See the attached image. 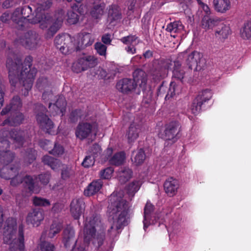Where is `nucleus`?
<instances>
[{
	"mask_svg": "<svg viewBox=\"0 0 251 251\" xmlns=\"http://www.w3.org/2000/svg\"><path fill=\"white\" fill-rule=\"evenodd\" d=\"M33 58L31 56H26L23 63L22 59L11 53L7 56L6 66L8 70V78L11 86L15 88L19 81L24 88V95L26 96L32 88L37 69L31 68Z\"/></svg>",
	"mask_w": 251,
	"mask_h": 251,
	"instance_id": "f257e3e1",
	"label": "nucleus"
},
{
	"mask_svg": "<svg viewBox=\"0 0 251 251\" xmlns=\"http://www.w3.org/2000/svg\"><path fill=\"white\" fill-rule=\"evenodd\" d=\"M42 161L45 165L50 166L53 170H57L60 167V160L49 155H44Z\"/></svg>",
	"mask_w": 251,
	"mask_h": 251,
	"instance_id": "e433bc0d",
	"label": "nucleus"
},
{
	"mask_svg": "<svg viewBox=\"0 0 251 251\" xmlns=\"http://www.w3.org/2000/svg\"><path fill=\"white\" fill-rule=\"evenodd\" d=\"M54 97L50 89L45 90L42 94V99L45 102H51L52 99Z\"/></svg>",
	"mask_w": 251,
	"mask_h": 251,
	"instance_id": "338daca9",
	"label": "nucleus"
},
{
	"mask_svg": "<svg viewBox=\"0 0 251 251\" xmlns=\"http://www.w3.org/2000/svg\"><path fill=\"white\" fill-rule=\"evenodd\" d=\"M23 105L22 101L19 96H15L11 100L9 104H7L1 110L2 116L8 114L9 112L19 111Z\"/></svg>",
	"mask_w": 251,
	"mask_h": 251,
	"instance_id": "5701e85b",
	"label": "nucleus"
},
{
	"mask_svg": "<svg viewBox=\"0 0 251 251\" xmlns=\"http://www.w3.org/2000/svg\"><path fill=\"white\" fill-rule=\"evenodd\" d=\"M17 229V221L13 218H8L5 221L3 231V242L5 244H11L16 239L15 234Z\"/></svg>",
	"mask_w": 251,
	"mask_h": 251,
	"instance_id": "2eb2a0df",
	"label": "nucleus"
},
{
	"mask_svg": "<svg viewBox=\"0 0 251 251\" xmlns=\"http://www.w3.org/2000/svg\"><path fill=\"white\" fill-rule=\"evenodd\" d=\"M24 226L21 224L18 227V235L17 241L18 244L16 247V249H19L20 251H23L25 248L24 245Z\"/></svg>",
	"mask_w": 251,
	"mask_h": 251,
	"instance_id": "a18cd8bd",
	"label": "nucleus"
},
{
	"mask_svg": "<svg viewBox=\"0 0 251 251\" xmlns=\"http://www.w3.org/2000/svg\"><path fill=\"white\" fill-rule=\"evenodd\" d=\"M50 176V174L49 173L46 172L39 175L37 178L42 184L46 185L49 183Z\"/></svg>",
	"mask_w": 251,
	"mask_h": 251,
	"instance_id": "e2e57ef3",
	"label": "nucleus"
},
{
	"mask_svg": "<svg viewBox=\"0 0 251 251\" xmlns=\"http://www.w3.org/2000/svg\"><path fill=\"white\" fill-rule=\"evenodd\" d=\"M165 95V100H169L170 99L174 97L176 95H178L181 91V86L177 84L175 81H171L170 84V87L168 89L167 83L163 81L161 84L159 86L157 90V97H163L166 93Z\"/></svg>",
	"mask_w": 251,
	"mask_h": 251,
	"instance_id": "ddd939ff",
	"label": "nucleus"
},
{
	"mask_svg": "<svg viewBox=\"0 0 251 251\" xmlns=\"http://www.w3.org/2000/svg\"><path fill=\"white\" fill-rule=\"evenodd\" d=\"M122 18L120 7L116 4H112L109 6L107 19L110 23L118 22Z\"/></svg>",
	"mask_w": 251,
	"mask_h": 251,
	"instance_id": "bb28decb",
	"label": "nucleus"
},
{
	"mask_svg": "<svg viewBox=\"0 0 251 251\" xmlns=\"http://www.w3.org/2000/svg\"><path fill=\"white\" fill-rule=\"evenodd\" d=\"M67 22L71 25L76 24L79 20V15L75 12L69 10L67 12Z\"/></svg>",
	"mask_w": 251,
	"mask_h": 251,
	"instance_id": "603ef678",
	"label": "nucleus"
},
{
	"mask_svg": "<svg viewBox=\"0 0 251 251\" xmlns=\"http://www.w3.org/2000/svg\"><path fill=\"white\" fill-rule=\"evenodd\" d=\"M114 172V169L112 167H107L101 170L100 172V178L103 179H109L111 178L112 175Z\"/></svg>",
	"mask_w": 251,
	"mask_h": 251,
	"instance_id": "864d4df0",
	"label": "nucleus"
},
{
	"mask_svg": "<svg viewBox=\"0 0 251 251\" xmlns=\"http://www.w3.org/2000/svg\"><path fill=\"white\" fill-rule=\"evenodd\" d=\"M154 210V206L150 202H147L144 208V229L145 230L148 227L149 224L148 219L150 218L151 213Z\"/></svg>",
	"mask_w": 251,
	"mask_h": 251,
	"instance_id": "ea45409f",
	"label": "nucleus"
},
{
	"mask_svg": "<svg viewBox=\"0 0 251 251\" xmlns=\"http://www.w3.org/2000/svg\"><path fill=\"white\" fill-rule=\"evenodd\" d=\"M133 76V79L124 78L119 80L116 85L117 89L123 94H128L134 90L138 85L145 88L147 81L145 73L141 70H136Z\"/></svg>",
	"mask_w": 251,
	"mask_h": 251,
	"instance_id": "20e7f679",
	"label": "nucleus"
},
{
	"mask_svg": "<svg viewBox=\"0 0 251 251\" xmlns=\"http://www.w3.org/2000/svg\"><path fill=\"white\" fill-rule=\"evenodd\" d=\"M37 151L33 148H28L24 154V161L30 164L36 159Z\"/></svg>",
	"mask_w": 251,
	"mask_h": 251,
	"instance_id": "a19ab883",
	"label": "nucleus"
},
{
	"mask_svg": "<svg viewBox=\"0 0 251 251\" xmlns=\"http://www.w3.org/2000/svg\"><path fill=\"white\" fill-rule=\"evenodd\" d=\"M202 26L205 29L212 28L215 26H218L221 23V20L217 18H211L204 16L202 20Z\"/></svg>",
	"mask_w": 251,
	"mask_h": 251,
	"instance_id": "c9c22d12",
	"label": "nucleus"
},
{
	"mask_svg": "<svg viewBox=\"0 0 251 251\" xmlns=\"http://www.w3.org/2000/svg\"><path fill=\"white\" fill-rule=\"evenodd\" d=\"M240 34L243 39H250L251 38V19L244 23L240 30Z\"/></svg>",
	"mask_w": 251,
	"mask_h": 251,
	"instance_id": "79ce46f5",
	"label": "nucleus"
},
{
	"mask_svg": "<svg viewBox=\"0 0 251 251\" xmlns=\"http://www.w3.org/2000/svg\"><path fill=\"white\" fill-rule=\"evenodd\" d=\"M101 152V149L100 146L97 143L93 144L89 149V152L94 158H96L100 154Z\"/></svg>",
	"mask_w": 251,
	"mask_h": 251,
	"instance_id": "5fc2aeb1",
	"label": "nucleus"
},
{
	"mask_svg": "<svg viewBox=\"0 0 251 251\" xmlns=\"http://www.w3.org/2000/svg\"><path fill=\"white\" fill-rule=\"evenodd\" d=\"M85 204L83 199H74L70 204V212L75 219L78 220L85 210Z\"/></svg>",
	"mask_w": 251,
	"mask_h": 251,
	"instance_id": "f3484780",
	"label": "nucleus"
},
{
	"mask_svg": "<svg viewBox=\"0 0 251 251\" xmlns=\"http://www.w3.org/2000/svg\"><path fill=\"white\" fill-rule=\"evenodd\" d=\"M185 72L182 68L181 63L178 60L175 61L173 70V78L183 84L185 81Z\"/></svg>",
	"mask_w": 251,
	"mask_h": 251,
	"instance_id": "cd10ccee",
	"label": "nucleus"
},
{
	"mask_svg": "<svg viewBox=\"0 0 251 251\" xmlns=\"http://www.w3.org/2000/svg\"><path fill=\"white\" fill-rule=\"evenodd\" d=\"M9 134L10 138L13 140L16 148H19L23 145L24 143L25 132L23 130H17L15 129L9 131Z\"/></svg>",
	"mask_w": 251,
	"mask_h": 251,
	"instance_id": "c85d7f7f",
	"label": "nucleus"
},
{
	"mask_svg": "<svg viewBox=\"0 0 251 251\" xmlns=\"http://www.w3.org/2000/svg\"><path fill=\"white\" fill-rule=\"evenodd\" d=\"M62 242L66 248L73 247L72 251H86L85 248L80 246L76 249L75 247L77 242L74 228L70 225H67L62 233Z\"/></svg>",
	"mask_w": 251,
	"mask_h": 251,
	"instance_id": "1a4fd4ad",
	"label": "nucleus"
},
{
	"mask_svg": "<svg viewBox=\"0 0 251 251\" xmlns=\"http://www.w3.org/2000/svg\"><path fill=\"white\" fill-rule=\"evenodd\" d=\"M36 87L39 91L50 89V83L47 77H40L36 83Z\"/></svg>",
	"mask_w": 251,
	"mask_h": 251,
	"instance_id": "c03bdc74",
	"label": "nucleus"
},
{
	"mask_svg": "<svg viewBox=\"0 0 251 251\" xmlns=\"http://www.w3.org/2000/svg\"><path fill=\"white\" fill-rule=\"evenodd\" d=\"M181 126L179 123L176 121H172L167 123L164 126V130L162 134V138L165 140L172 141L175 143L180 137Z\"/></svg>",
	"mask_w": 251,
	"mask_h": 251,
	"instance_id": "9d476101",
	"label": "nucleus"
},
{
	"mask_svg": "<svg viewBox=\"0 0 251 251\" xmlns=\"http://www.w3.org/2000/svg\"><path fill=\"white\" fill-rule=\"evenodd\" d=\"M140 130V126L139 124L135 123L130 124L126 135L128 143L134 142L137 139Z\"/></svg>",
	"mask_w": 251,
	"mask_h": 251,
	"instance_id": "c756f323",
	"label": "nucleus"
},
{
	"mask_svg": "<svg viewBox=\"0 0 251 251\" xmlns=\"http://www.w3.org/2000/svg\"><path fill=\"white\" fill-rule=\"evenodd\" d=\"M52 4V0H39L36 4L35 11L37 14H40V17H43V21L40 23V27L44 29L48 27V25L51 22V18L49 15L43 14L42 11L49 9Z\"/></svg>",
	"mask_w": 251,
	"mask_h": 251,
	"instance_id": "9b49d317",
	"label": "nucleus"
},
{
	"mask_svg": "<svg viewBox=\"0 0 251 251\" xmlns=\"http://www.w3.org/2000/svg\"><path fill=\"white\" fill-rule=\"evenodd\" d=\"M40 38L38 34L35 31L29 30L20 35L16 42L26 49L33 50L38 46Z\"/></svg>",
	"mask_w": 251,
	"mask_h": 251,
	"instance_id": "423d86ee",
	"label": "nucleus"
},
{
	"mask_svg": "<svg viewBox=\"0 0 251 251\" xmlns=\"http://www.w3.org/2000/svg\"><path fill=\"white\" fill-rule=\"evenodd\" d=\"M49 153L54 156L62 155L64 152L63 147L57 143H55L53 149L50 151Z\"/></svg>",
	"mask_w": 251,
	"mask_h": 251,
	"instance_id": "13d9d810",
	"label": "nucleus"
},
{
	"mask_svg": "<svg viewBox=\"0 0 251 251\" xmlns=\"http://www.w3.org/2000/svg\"><path fill=\"white\" fill-rule=\"evenodd\" d=\"M184 26L182 23L179 21H175L168 24L166 30L171 34L181 32L183 29ZM171 36L176 37V35L171 34Z\"/></svg>",
	"mask_w": 251,
	"mask_h": 251,
	"instance_id": "f704fd0d",
	"label": "nucleus"
},
{
	"mask_svg": "<svg viewBox=\"0 0 251 251\" xmlns=\"http://www.w3.org/2000/svg\"><path fill=\"white\" fill-rule=\"evenodd\" d=\"M141 183L139 181L135 180L130 183L126 186L127 193L130 195H134L140 189Z\"/></svg>",
	"mask_w": 251,
	"mask_h": 251,
	"instance_id": "09e8293b",
	"label": "nucleus"
},
{
	"mask_svg": "<svg viewBox=\"0 0 251 251\" xmlns=\"http://www.w3.org/2000/svg\"><path fill=\"white\" fill-rule=\"evenodd\" d=\"M126 158V154L124 151L116 153L109 159V162L111 165L118 166L122 165Z\"/></svg>",
	"mask_w": 251,
	"mask_h": 251,
	"instance_id": "58836bf2",
	"label": "nucleus"
},
{
	"mask_svg": "<svg viewBox=\"0 0 251 251\" xmlns=\"http://www.w3.org/2000/svg\"><path fill=\"white\" fill-rule=\"evenodd\" d=\"M18 8H19L21 14L25 19H28V18L32 13V8L29 5H25L22 7H18Z\"/></svg>",
	"mask_w": 251,
	"mask_h": 251,
	"instance_id": "bf43d9fd",
	"label": "nucleus"
},
{
	"mask_svg": "<svg viewBox=\"0 0 251 251\" xmlns=\"http://www.w3.org/2000/svg\"><path fill=\"white\" fill-rule=\"evenodd\" d=\"M212 97L210 90L205 89L199 93L194 99L191 105L190 109L192 114L197 115L205 107L209 100Z\"/></svg>",
	"mask_w": 251,
	"mask_h": 251,
	"instance_id": "0eeeda50",
	"label": "nucleus"
},
{
	"mask_svg": "<svg viewBox=\"0 0 251 251\" xmlns=\"http://www.w3.org/2000/svg\"><path fill=\"white\" fill-rule=\"evenodd\" d=\"M82 112L81 110L80 109H75L73 110L70 113V120L71 123H75L76 122L79 118H81L82 115Z\"/></svg>",
	"mask_w": 251,
	"mask_h": 251,
	"instance_id": "0e129e2a",
	"label": "nucleus"
},
{
	"mask_svg": "<svg viewBox=\"0 0 251 251\" xmlns=\"http://www.w3.org/2000/svg\"><path fill=\"white\" fill-rule=\"evenodd\" d=\"M84 243L100 247L103 243L105 233L100 214L94 213L86 219L84 229Z\"/></svg>",
	"mask_w": 251,
	"mask_h": 251,
	"instance_id": "7ed1b4c3",
	"label": "nucleus"
},
{
	"mask_svg": "<svg viewBox=\"0 0 251 251\" xmlns=\"http://www.w3.org/2000/svg\"><path fill=\"white\" fill-rule=\"evenodd\" d=\"M105 4L104 2L94 5L90 11L91 16L96 19H100L104 14Z\"/></svg>",
	"mask_w": 251,
	"mask_h": 251,
	"instance_id": "72a5a7b5",
	"label": "nucleus"
},
{
	"mask_svg": "<svg viewBox=\"0 0 251 251\" xmlns=\"http://www.w3.org/2000/svg\"><path fill=\"white\" fill-rule=\"evenodd\" d=\"M109 201V220L112 221V224L108 229L110 232L113 229L117 231L127 225L130 206L126 200L114 194L110 196Z\"/></svg>",
	"mask_w": 251,
	"mask_h": 251,
	"instance_id": "f03ea898",
	"label": "nucleus"
},
{
	"mask_svg": "<svg viewBox=\"0 0 251 251\" xmlns=\"http://www.w3.org/2000/svg\"><path fill=\"white\" fill-rule=\"evenodd\" d=\"M11 21L18 30H24L28 24H36L43 21V17L37 14L32 19H25L21 14L19 8H16L11 14Z\"/></svg>",
	"mask_w": 251,
	"mask_h": 251,
	"instance_id": "6e6552de",
	"label": "nucleus"
},
{
	"mask_svg": "<svg viewBox=\"0 0 251 251\" xmlns=\"http://www.w3.org/2000/svg\"><path fill=\"white\" fill-rule=\"evenodd\" d=\"M231 33L230 27L228 25L220 23L215 31V35L220 39H226Z\"/></svg>",
	"mask_w": 251,
	"mask_h": 251,
	"instance_id": "473e14b6",
	"label": "nucleus"
},
{
	"mask_svg": "<svg viewBox=\"0 0 251 251\" xmlns=\"http://www.w3.org/2000/svg\"><path fill=\"white\" fill-rule=\"evenodd\" d=\"M97 63V59L94 56H84L78 58L73 63L72 70L74 72L78 74L95 67Z\"/></svg>",
	"mask_w": 251,
	"mask_h": 251,
	"instance_id": "f8f14e48",
	"label": "nucleus"
},
{
	"mask_svg": "<svg viewBox=\"0 0 251 251\" xmlns=\"http://www.w3.org/2000/svg\"><path fill=\"white\" fill-rule=\"evenodd\" d=\"M10 179V185L13 187H16L20 184H23V177L19 175V173L18 175H16L13 177H11Z\"/></svg>",
	"mask_w": 251,
	"mask_h": 251,
	"instance_id": "774afa93",
	"label": "nucleus"
},
{
	"mask_svg": "<svg viewBox=\"0 0 251 251\" xmlns=\"http://www.w3.org/2000/svg\"><path fill=\"white\" fill-rule=\"evenodd\" d=\"M95 159L91 155H87L83 159L81 165L85 168H89L94 165Z\"/></svg>",
	"mask_w": 251,
	"mask_h": 251,
	"instance_id": "69168bd1",
	"label": "nucleus"
},
{
	"mask_svg": "<svg viewBox=\"0 0 251 251\" xmlns=\"http://www.w3.org/2000/svg\"><path fill=\"white\" fill-rule=\"evenodd\" d=\"M213 6L215 10L221 13H225L231 7L230 0H213Z\"/></svg>",
	"mask_w": 251,
	"mask_h": 251,
	"instance_id": "7c9ffc66",
	"label": "nucleus"
},
{
	"mask_svg": "<svg viewBox=\"0 0 251 251\" xmlns=\"http://www.w3.org/2000/svg\"><path fill=\"white\" fill-rule=\"evenodd\" d=\"M132 171L129 168H124L120 174V180L123 182L127 181L132 176Z\"/></svg>",
	"mask_w": 251,
	"mask_h": 251,
	"instance_id": "3c124183",
	"label": "nucleus"
},
{
	"mask_svg": "<svg viewBox=\"0 0 251 251\" xmlns=\"http://www.w3.org/2000/svg\"><path fill=\"white\" fill-rule=\"evenodd\" d=\"M103 185L102 181L100 179L93 181L84 190V194L86 196H90L98 193Z\"/></svg>",
	"mask_w": 251,
	"mask_h": 251,
	"instance_id": "2f4dec72",
	"label": "nucleus"
},
{
	"mask_svg": "<svg viewBox=\"0 0 251 251\" xmlns=\"http://www.w3.org/2000/svg\"><path fill=\"white\" fill-rule=\"evenodd\" d=\"M62 228L61 224L54 222L50 225L48 236L50 238H53L57 234L60 232Z\"/></svg>",
	"mask_w": 251,
	"mask_h": 251,
	"instance_id": "de8ad7c7",
	"label": "nucleus"
},
{
	"mask_svg": "<svg viewBox=\"0 0 251 251\" xmlns=\"http://www.w3.org/2000/svg\"><path fill=\"white\" fill-rule=\"evenodd\" d=\"M20 170L19 164L13 165L10 166L4 165L0 171L1 177L5 179H10L11 177L18 175Z\"/></svg>",
	"mask_w": 251,
	"mask_h": 251,
	"instance_id": "a878e982",
	"label": "nucleus"
},
{
	"mask_svg": "<svg viewBox=\"0 0 251 251\" xmlns=\"http://www.w3.org/2000/svg\"><path fill=\"white\" fill-rule=\"evenodd\" d=\"M133 154H135V156L131 158L132 161L136 165H141L144 162L146 158V154L143 149H140L137 151L133 152Z\"/></svg>",
	"mask_w": 251,
	"mask_h": 251,
	"instance_id": "37998d69",
	"label": "nucleus"
},
{
	"mask_svg": "<svg viewBox=\"0 0 251 251\" xmlns=\"http://www.w3.org/2000/svg\"><path fill=\"white\" fill-rule=\"evenodd\" d=\"M94 42L92 39L91 34L89 33H85L81 38V45L82 48L91 46Z\"/></svg>",
	"mask_w": 251,
	"mask_h": 251,
	"instance_id": "8fccbe9b",
	"label": "nucleus"
},
{
	"mask_svg": "<svg viewBox=\"0 0 251 251\" xmlns=\"http://www.w3.org/2000/svg\"><path fill=\"white\" fill-rule=\"evenodd\" d=\"M178 187V181L173 177L168 178L164 183V190L169 197H173L175 195Z\"/></svg>",
	"mask_w": 251,
	"mask_h": 251,
	"instance_id": "b1692460",
	"label": "nucleus"
},
{
	"mask_svg": "<svg viewBox=\"0 0 251 251\" xmlns=\"http://www.w3.org/2000/svg\"><path fill=\"white\" fill-rule=\"evenodd\" d=\"M66 105L65 98L62 96H59L55 103H49V108L53 116L59 114L63 116L66 111Z\"/></svg>",
	"mask_w": 251,
	"mask_h": 251,
	"instance_id": "6ab92c4d",
	"label": "nucleus"
},
{
	"mask_svg": "<svg viewBox=\"0 0 251 251\" xmlns=\"http://www.w3.org/2000/svg\"><path fill=\"white\" fill-rule=\"evenodd\" d=\"M63 21V18L61 16L57 18L56 20L50 26L49 28L53 31V33H56L59 30L62 25Z\"/></svg>",
	"mask_w": 251,
	"mask_h": 251,
	"instance_id": "680f3d73",
	"label": "nucleus"
},
{
	"mask_svg": "<svg viewBox=\"0 0 251 251\" xmlns=\"http://www.w3.org/2000/svg\"><path fill=\"white\" fill-rule=\"evenodd\" d=\"M37 178L36 176H31L26 175L23 177V185L24 188L28 192L31 193H37L38 192V188L36 184L35 180Z\"/></svg>",
	"mask_w": 251,
	"mask_h": 251,
	"instance_id": "393cba45",
	"label": "nucleus"
},
{
	"mask_svg": "<svg viewBox=\"0 0 251 251\" xmlns=\"http://www.w3.org/2000/svg\"><path fill=\"white\" fill-rule=\"evenodd\" d=\"M41 251H54L55 246L53 244L45 241H41L39 244Z\"/></svg>",
	"mask_w": 251,
	"mask_h": 251,
	"instance_id": "6e6d98bb",
	"label": "nucleus"
},
{
	"mask_svg": "<svg viewBox=\"0 0 251 251\" xmlns=\"http://www.w3.org/2000/svg\"><path fill=\"white\" fill-rule=\"evenodd\" d=\"M44 219V213L43 209L40 208H34L30 211L26 218V222L28 225H31L33 226L37 227Z\"/></svg>",
	"mask_w": 251,
	"mask_h": 251,
	"instance_id": "a211bd4d",
	"label": "nucleus"
},
{
	"mask_svg": "<svg viewBox=\"0 0 251 251\" xmlns=\"http://www.w3.org/2000/svg\"><path fill=\"white\" fill-rule=\"evenodd\" d=\"M8 116L2 123V126L8 125L16 126L21 125L25 119L24 115L19 111L9 112Z\"/></svg>",
	"mask_w": 251,
	"mask_h": 251,
	"instance_id": "412c9836",
	"label": "nucleus"
},
{
	"mask_svg": "<svg viewBox=\"0 0 251 251\" xmlns=\"http://www.w3.org/2000/svg\"><path fill=\"white\" fill-rule=\"evenodd\" d=\"M54 44L62 53L66 54L72 45V39L69 34H59L54 39Z\"/></svg>",
	"mask_w": 251,
	"mask_h": 251,
	"instance_id": "dca6fc26",
	"label": "nucleus"
},
{
	"mask_svg": "<svg viewBox=\"0 0 251 251\" xmlns=\"http://www.w3.org/2000/svg\"><path fill=\"white\" fill-rule=\"evenodd\" d=\"M92 125L87 122H81L77 125L75 130V135L80 140L87 138L92 131Z\"/></svg>",
	"mask_w": 251,
	"mask_h": 251,
	"instance_id": "4be33fe9",
	"label": "nucleus"
},
{
	"mask_svg": "<svg viewBox=\"0 0 251 251\" xmlns=\"http://www.w3.org/2000/svg\"><path fill=\"white\" fill-rule=\"evenodd\" d=\"M186 63L189 69L195 68L196 71H200L206 66V61L202 53L194 51L188 55Z\"/></svg>",
	"mask_w": 251,
	"mask_h": 251,
	"instance_id": "4468645a",
	"label": "nucleus"
},
{
	"mask_svg": "<svg viewBox=\"0 0 251 251\" xmlns=\"http://www.w3.org/2000/svg\"><path fill=\"white\" fill-rule=\"evenodd\" d=\"M95 49L100 55L105 56L106 55L107 47L101 42H97L95 44Z\"/></svg>",
	"mask_w": 251,
	"mask_h": 251,
	"instance_id": "052dcab7",
	"label": "nucleus"
},
{
	"mask_svg": "<svg viewBox=\"0 0 251 251\" xmlns=\"http://www.w3.org/2000/svg\"><path fill=\"white\" fill-rule=\"evenodd\" d=\"M170 68L168 61L162 59L158 61L157 66L152 71L153 78L155 80H159L164 78L166 75V71Z\"/></svg>",
	"mask_w": 251,
	"mask_h": 251,
	"instance_id": "aec40b11",
	"label": "nucleus"
},
{
	"mask_svg": "<svg viewBox=\"0 0 251 251\" xmlns=\"http://www.w3.org/2000/svg\"><path fill=\"white\" fill-rule=\"evenodd\" d=\"M32 203L35 206L47 207L50 205V202L49 200L38 196H34L32 198Z\"/></svg>",
	"mask_w": 251,
	"mask_h": 251,
	"instance_id": "49530a36",
	"label": "nucleus"
},
{
	"mask_svg": "<svg viewBox=\"0 0 251 251\" xmlns=\"http://www.w3.org/2000/svg\"><path fill=\"white\" fill-rule=\"evenodd\" d=\"M138 37L135 35L130 34L128 36L122 37L120 39L121 42L125 45H133L132 44Z\"/></svg>",
	"mask_w": 251,
	"mask_h": 251,
	"instance_id": "4d7b16f0",
	"label": "nucleus"
},
{
	"mask_svg": "<svg viewBox=\"0 0 251 251\" xmlns=\"http://www.w3.org/2000/svg\"><path fill=\"white\" fill-rule=\"evenodd\" d=\"M36 121L40 128L46 133L55 135L57 132L53 122L46 114V108L42 104H36L35 107Z\"/></svg>",
	"mask_w": 251,
	"mask_h": 251,
	"instance_id": "39448f33",
	"label": "nucleus"
},
{
	"mask_svg": "<svg viewBox=\"0 0 251 251\" xmlns=\"http://www.w3.org/2000/svg\"><path fill=\"white\" fill-rule=\"evenodd\" d=\"M9 147L10 142L8 141V147L0 154L1 161L4 165H8L10 163L12 162L15 158V154L8 150Z\"/></svg>",
	"mask_w": 251,
	"mask_h": 251,
	"instance_id": "4c0bfd02",
	"label": "nucleus"
}]
</instances>
